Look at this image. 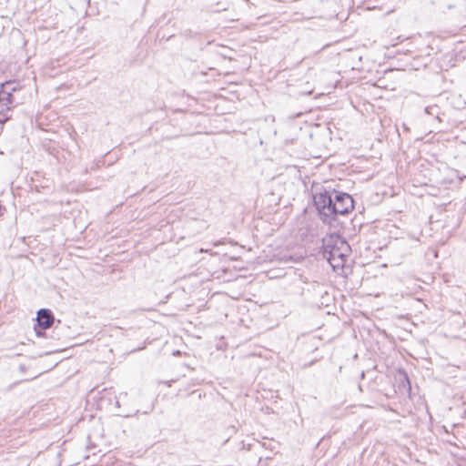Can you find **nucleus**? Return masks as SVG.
Here are the masks:
<instances>
[{
    "label": "nucleus",
    "instance_id": "2",
    "mask_svg": "<svg viewBox=\"0 0 466 466\" xmlns=\"http://www.w3.org/2000/svg\"><path fill=\"white\" fill-rule=\"evenodd\" d=\"M322 255L333 267L342 266L350 251L348 242L338 234H329L322 238Z\"/></svg>",
    "mask_w": 466,
    "mask_h": 466
},
{
    "label": "nucleus",
    "instance_id": "5",
    "mask_svg": "<svg viewBox=\"0 0 466 466\" xmlns=\"http://www.w3.org/2000/svg\"><path fill=\"white\" fill-rule=\"evenodd\" d=\"M0 102L5 103V105L13 106L15 103L14 95L7 92L4 88L0 86Z\"/></svg>",
    "mask_w": 466,
    "mask_h": 466
},
{
    "label": "nucleus",
    "instance_id": "1",
    "mask_svg": "<svg viewBox=\"0 0 466 466\" xmlns=\"http://www.w3.org/2000/svg\"><path fill=\"white\" fill-rule=\"evenodd\" d=\"M313 203L319 218L323 223L333 225L339 215H347L354 208L352 197L336 189H327L323 187L313 195Z\"/></svg>",
    "mask_w": 466,
    "mask_h": 466
},
{
    "label": "nucleus",
    "instance_id": "3",
    "mask_svg": "<svg viewBox=\"0 0 466 466\" xmlns=\"http://www.w3.org/2000/svg\"><path fill=\"white\" fill-rule=\"evenodd\" d=\"M55 322V316L49 309H40L36 312L34 330L37 337L45 336V330L51 328Z\"/></svg>",
    "mask_w": 466,
    "mask_h": 466
},
{
    "label": "nucleus",
    "instance_id": "8",
    "mask_svg": "<svg viewBox=\"0 0 466 466\" xmlns=\"http://www.w3.org/2000/svg\"><path fill=\"white\" fill-rule=\"evenodd\" d=\"M19 370H20L21 372H25V371L26 370V367H25V364H20V365H19Z\"/></svg>",
    "mask_w": 466,
    "mask_h": 466
},
{
    "label": "nucleus",
    "instance_id": "7",
    "mask_svg": "<svg viewBox=\"0 0 466 466\" xmlns=\"http://www.w3.org/2000/svg\"><path fill=\"white\" fill-rule=\"evenodd\" d=\"M433 111H437V107L436 106H427V107H425V112L427 114L433 115L434 114Z\"/></svg>",
    "mask_w": 466,
    "mask_h": 466
},
{
    "label": "nucleus",
    "instance_id": "10",
    "mask_svg": "<svg viewBox=\"0 0 466 466\" xmlns=\"http://www.w3.org/2000/svg\"><path fill=\"white\" fill-rule=\"evenodd\" d=\"M218 244H220V241L215 242L214 246H218Z\"/></svg>",
    "mask_w": 466,
    "mask_h": 466
},
{
    "label": "nucleus",
    "instance_id": "4",
    "mask_svg": "<svg viewBox=\"0 0 466 466\" xmlns=\"http://www.w3.org/2000/svg\"><path fill=\"white\" fill-rule=\"evenodd\" d=\"M0 86L7 92L11 93L12 95L14 94V92H16L22 88L20 82L17 80L5 81L2 83Z\"/></svg>",
    "mask_w": 466,
    "mask_h": 466
},
{
    "label": "nucleus",
    "instance_id": "9",
    "mask_svg": "<svg viewBox=\"0 0 466 466\" xmlns=\"http://www.w3.org/2000/svg\"><path fill=\"white\" fill-rule=\"evenodd\" d=\"M5 208L0 204V217L4 215Z\"/></svg>",
    "mask_w": 466,
    "mask_h": 466
},
{
    "label": "nucleus",
    "instance_id": "6",
    "mask_svg": "<svg viewBox=\"0 0 466 466\" xmlns=\"http://www.w3.org/2000/svg\"><path fill=\"white\" fill-rule=\"evenodd\" d=\"M12 107L13 106L5 105L3 102H0V124H4L10 119L8 112L11 110Z\"/></svg>",
    "mask_w": 466,
    "mask_h": 466
}]
</instances>
